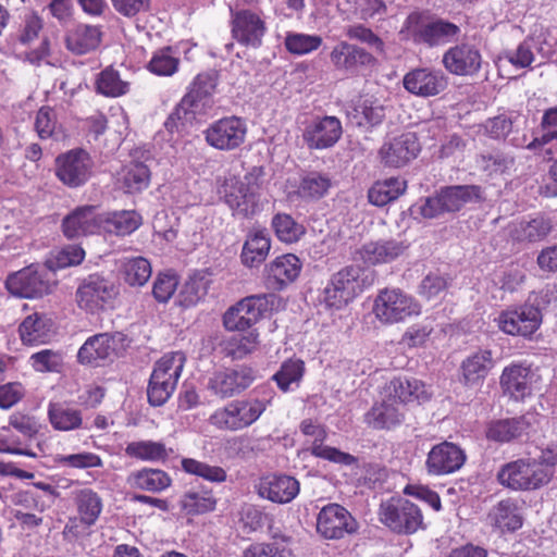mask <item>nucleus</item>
<instances>
[{
    "instance_id": "obj_21",
    "label": "nucleus",
    "mask_w": 557,
    "mask_h": 557,
    "mask_svg": "<svg viewBox=\"0 0 557 557\" xmlns=\"http://www.w3.org/2000/svg\"><path fill=\"white\" fill-rule=\"evenodd\" d=\"M465 461L466 454L459 446L443 442L432 447L425 463L430 474L445 475L458 471Z\"/></svg>"
},
{
    "instance_id": "obj_47",
    "label": "nucleus",
    "mask_w": 557,
    "mask_h": 557,
    "mask_svg": "<svg viewBox=\"0 0 557 557\" xmlns=\"http://www.w3.org/2000/svg\"><path fill=\"white\" fill-rule=\"evenodd\" d=\"M407 183L397 177H391L376 182L368 191L369 201L377 207H383L397 199L406 190Z\"/></svg>"
},
{
    "instance_id": "obj_7",
    "label": "nucleus",
    "mask_w": 557,
    "mask_h": 557,
    "mask_svg": "<svg viewBox=\"0 0 557 557\" xmlns=\"http://www.w3.org/2000/svg\"><path fill=\"white\" fill-rule=\"evenodd\" d=\"M218 83L219 74L215 71L198 74L177 104L178 113L190 114L191 117L207 114L214 107Z\"/></svg>"
},
{
    "instance_id": "obj_20",
    "label": "nucleus",
    "mask_w": 557,
    "mask_h": 557,
    "mask_svg": "<svg viewBox=\"0 0 557 557\" xmlns=\"http://www.w3.org/2000/svg\"><path fill=\"white\" fill-rule=\"evenodd\" d=\"M252 368L242 366L215 372L209 380V388L222 398L232 397L247 389L255 381Z\"/></svg>"
},
{
    "instance_id": "obj_18",
    "label": "nucleus",
    "mask_w": 557,
    "mask_h": 557,
    "mask_svg": "<svg viewBox=\"0 0 557 557\" xmlns=\"http://www.w3.org/2000/svg\"><path fill=\"white\" fill-rule=\"evenodd\" d=\"M357 530L350 512L338 504L324 506L317 518V531L325 539L337 540Z\"/></svg>"
},
{
    "instance_id": "obj_13",
    "label": "nucleus",
    "mask_w": 557,
    "mask_h": 557,
    "mask_svg": "<svg viewBox=\"0 0 557 557\" xmlns=\"http://www.w3.org/2000/svg\"><path fill=\"white\" fill-rule=\"evenodd\" d=\"M92 161L88 152L74 149L55 159V175L67 187L77 188L90 178Z\"/></svg>"
},
{
    "instance_id": "obj_41",
    "label": "nucleus",
    "mask_w": 557,
    "mask_h": 557,
    "mask_svg": "<svg viewBox=\"0 0 557 557\" xmlns=\"http://www.w3.org/2000/svg\"><path fill=\"white\" fill-rule=\"evenodd\" d=\"M348 117L358 126L372 128L385 119V107L377 100L366 98L348 111Z\"/></svg>"
},
{
    "instance_id": "obj_6",
    "label": "nucleus",
    "mask_w": 557,
    "mask_h": 557,
    "mask_svg": "<svg viewBox=\"0 0 557 557\" xmlns=\"http://www.w3.org/2000/svg\"><path fill=\"white\" fill-rule=\"evenodd\" d=\"M381 522L399 534H412L423 528V516L418 505L404 497H391L380 505Z\"/></svg>"
},
{
    "instance_id": "obj_60",
    "label": "nucleus",
    "mask_w": 557,
    "mask_h": 557,
    "mask_svg": "<svg viewBox=\"0 0 557 557\" xmlns=\"http://www.w3.org/2000/svg\"><path fill=\"white\" fill-rule=\"evenodd\" d=\"M304 372V361L289 359L282 363L280 370L273 375V380L283 392H287L293 383L300 382Z\"/></svg>"
},
{
    "instance_id": "obj_17",
    "label": "nucleus",
    "mask_w": 557,
    "mask_h": 557,
    "mask_svg": "<svg viewBox=\"0 0 557 557\" xmlns=\"http://www.w3.org/2000/svg\"><path fill=\"white\" fill-rule=\"evenodd\" d=\"M342 122L336 116H315L305 127L302 139L310 150L333 147L342 137Z\"/></svg>"
},
{
    "instance_id": "obj_63",
    "label": "nucleus",
    "mask_w": 557,
    "mask_h": 557,
    "mask_svg": "<svg viewBox=\"0 0 557 557\" xmlns=\"http://www.w3.org/2000/svg\"><path fill=\"white\" fill-rule=\"evenodd\" d=\"M322 44V38L317 35L292 34L285 39L287 50L295 54H305L317 50Z\"/></svg>"
},
{
    "instance_id": "obj_53",
    "label": "nucleus",
    "mask_w": 557,
    "mask_h": 557,
    "mask_svg": "<svg viewBox=\"0 0 557 557\" xmlns=\"http://www.w3.org/2000/svg\"><path fill=\"white\" fill-rule=\"evenodd\" d=\"M125 454L131 458L145 461H159L168 458L164 444L153 441L131 442L125 447Z\"/></svg>"
},
{
    "instance_id": "obj_44",
    "label": "nucleus",
    "mask_w": 557,
    "mask_h": 557,
    "mask_svg": "<svg viewBox=\"0 0 557 557\" xmlns=\"http://www.w3.org/2000/svg\"><path fill=\"white\" fill-rule=\"evenodd\" d=\"M475 161L478 168L488 176L508 173L516 164L515 156L500 149L481 152Z\"/></svg>"
},
{
    "instance_id": "obj_51",
    "label": "nucleus",
    "mask_w": 557,
    "mask_h": 557,
    "mask_svg": "<svg viewBox=\"0 0 557 557\" xmlns=\"http://www.w3.org/2000/svg\"><path fill=\"white\" fill-rule=\"evenodd\" d=\"M272 227L276 237L286 244L298 242L306 233V228L287 213H276L272 218Z\"/></svg>"
},
{
    "instance_id": "obj_34",
    "label": "nucleus",
    "mask_w": 557,
    "mask_h": 557,
    "mask_svg": "<svg viewBox=\"0 0 557 557\" xmlns=\"http://www.w3.org/2000/svg\"><path fill=\"white\" fill-rule=\"evenodd\" d=\"M493 367L492 351L490 349H479L461 362L460 381L467 387L478 386L483 383Z\"/></svg>"
},
{
    "instance_id": "obj_16",
    "label": "nucleus",
    "mask_w": 557,
    "mask_h": 557,
    "mask_svg": "<svg viewBox=\"0 0 557 557\" xmlns=\"http://www.w3.org/2000/svg\"><path fill=\"white\" fill-rule=\"evenodd\" d=\"M442 63L453 75L474 76L481 71L483 57L478 46L460 42L444 52Z\"/></svg>"
},
{
    "instance_id": "obj_46",
    "label": "nucleus",
    "mask_w": 557,
    "mask_h": 557,
    "mask_svg": "<svg viewBox=\"0 0 557 557\" xmlns=\"http://www.w3.org/2000/svg\"><path fill=\"white\" fill-rule=\"evenodd\" d=\"M215 506L216 498L211 491L207 490H190L180 500L181 510L187 516H198L213 511Z\"/></svg>"
},
{
    "instance_id": "obj_9",
    "label": "nucleus",
    "mask_w": 557,
    "mask_h": 557,
    "mask_svg": "<svg viewBox=\"0 0 557 557\" xmlns=\"http://www.w3.org/2000/svg\"><path fill=\"white\" fill-rule=\"evenodd\" d=\"M542 320L540 307L530 302L509 307L495 319L502 332L524 338H530L540 329Z\"/></svg>"
},
{
    "instance_id": "obj_55",
    "label": "nucleus",
    "mask_w": 557,
    "mask_h": 557,
    "mask_svg": "<svg viewBox=\"0 0 557 557\" xmlns=\"http://www.w3.org/2000/svg\"><path fill=\"white\" fill-rule=\"evenodd\" d=\"M209 281L205 275L197 273L189 276L178 294V304L182 307H191L202 299L208 292Z\"/></svg>"
},
{
    "instance_id": "obj_37",
    "label": "nucleus",
    "mask_w": 557,
    "mask_h": 557,
    "mask_svg": "<svg viewBox=\"0 0 557 557\" xmlns=\"http://www.w3.org/2000/svg\"><path fill=\"white\" fill-rule=\"evenodd\" d=\"M101 40V32L99 27L79 24L69 30L65 37L66 48L78 55L95 50Z\"/></svg>"
},
{
    "instance_id": "obj_33",
    "label": "nucleus",
    "mask_w": 557,
    "mask_h": 557,
    "mask_svg": "<svg viewBox=\"0 0 557 557\" xmlns=\"http://www.w3.org/2000/svg\"><path fill=\"white\" fill-rule=\"evenodd\" d=\"M384 391L386 396L397 400L404 407L407 403L417 401L421 404L431 397V392L425 384L416 377H394L386 384Z\"/></svg>"
},
{
    "instance_id": "obj_35",
    "label": "nucleus",
    "mask_w": 557,
    "mask_h": 557,
    "mask_svg": "<svg viewBox=\"0 0 557 557\" xmlns=\"http://www.w3.org/2000/svg\"><path fill=\"white\" fill-rule=\"evenodd\" d=\"M100 231L125 236L141 225V216L135 210H120L100 214Z\"/></svg>"
},
{
    "instance_id": "obj_5",
    "label": "nucleus",
    "mask_w": 557,
    "mask_h": 557,
    "mask_svg": "<svg viewBox=\"0 0 557 557\" xmlns=\"http://www.w3.org/2000/svg\"><path fill=\"white\" fill-rule=\"evenodd\" d=\"M50 270L45 265L30 264L10 273L4 282L7 290L14 297L38 299L52 292Z\"/></svg>"
},
{
    "instance_id": "obj_56",
    "label": "nucleus",
    "mask_w": 557,
    "mask_h": 557,
    "mask_svg": "<svg viewBox=\"0 0 557 557\" xmlns=\"http://www.w3.org/2000/svg\"><path fill=\"white\" fill-rule=\"evenodd\" d=\"M124 281L131 286H143L151 276L150 262L143 257L125 259L122 265Z\"/></svg>"
},
{
    "instance_id": "obj_31",
    "label": "nucleus",
    "mask_w": 557,
    "mask_h": 557,
    "mask_svg": "<svg viewBox=\"0 0 557 557\" xmlns=\"http://www.w3.org/2000/svg\"><path fill=\"white\" fill-rule=\"evenodd\" d=\"M460 27L449 21L436 18L421 23L413 30V39L429 47L444 46L460 35Z\"/></svg>"
},
{
    "instance_id": "obj_12",
    "label": "nucleus",
    "mask_w": 557,
    "mask_h": 557,
    "mask_svg": "<svg viewBox=\"0 0 557 557\" xmlns=\"http://www.w3.org/2000/svg\"><path fill=\"white\" fill-rule=\"evenodd\" d=\"M246 134V122L233 115L222 117L210 124L205 131V138L209 146L230 151L244 144Z\"/></svg>"
},
{
    "instance_id": "obj_24",
    "label": "nucleus",
    "mask_w": 557,
    "mask_h": 557,
    "mask_svg": "<svg viewBox=\"0 0 557 557\" xmlns=\"http://www.w3.org/2000/svg\"><path fill=\"white\" fill-rule=\"evenodd\" d=\"M100 213L96 206H81L71 211L62 221V231L69 239L96 234L100 231Z\"/></svg>"
},
{
    "instance_id": "obj_59",
    "label": "nucleus",
    "mask_w": 557,
    "mask_h": 557,
    "mask_svg": "<svg viewBox=\"0 0 557 557\" xmlns=\"http://www.w3.org/2000/svg\"><path fill=\"white\" fill-rule=\"evenodd\" d=\"M182 468L185 472L200 476L207 481L221 483L226 480V471L218 466H210L206 462L191 458L182 460Z\"/></svg>"
},
{
    "instance_id": "obj_57",
    "label": "nucleus",
    "mask_w": 557,
    "mask_h": 557,
    "mask_svg": "<svg viewBox=\"0 0 557 557\" xmlns=\"http://www.w3.org/2000/svg\"><path fill=\"white\" fill-rule=\"evenodd\" d=\"M150 183V170L143 162H132L124 169L123 185L127 193H140Z\"/></svg>"
},
{
    "instance_id": "obj_14",
    "label": "nucleus",
    "mask_w": 557,
    "mask_h": 557,
    "mask_svg": "<svg viewBox=\"0 0 557 557\" xmlns=\"http://www.w3.org/2000/svg\"><path fill=\"white\" fill-rule=\"evenodd\" d=\"M126 336L121 332L100 333L89 337L79 348L77 358L83 364L100 366L124 348Z\"/></svg>"
},
{
    "instance_id": "obj_10",
    "label": "nucleus",
    "mask_w": 557,
    "mask_h": 557,
    "mask_svg": "<svg viewBox=\"0 0 557 557\" xmlns=\"http://www.w3.org/2000/svg\"><path fill=\"white\" fill-rule=\"evenodd\" d=\"M373 311L375 317L385 324L405 321L420 313L419 304L398 288L383 289L376 296Z\"/></svg>"
},
{
    "instance_id": "obj_29",
    "label": "nucleus",
    "mask_w": 557,
    "mask_h": 557,
    "mask_svg": "<svg viewBox=\"0 0 557 557\" xmlns=\"http://www.w3.org/2000/svg\"><path fill=\"white\" fill-rule=\"evenodd\" d=\"M405 414V407L384 394L383 400L364 414V422L374 430H391L404 422Z\"/></svg>"
},
{
    "instance_id": "obj_54",
    "label": "nucleus",
    "mask_w": 557,
    "mask_h": 557,
    "mask_svg": "<svg viewBox=\"0 0 557 557\" xmlns=\"http://www.w3.org/2000/svg\"><path fill=\"white\" fill-rule=\"evenodd\" d=\"M345 36L350 40L367 45L379 57L386 55L385 44L371 28L363 24H351L344 28Z\"/></svg>"
},
{
    "instance_id": "obj_3",
    "label": "nucleus",
    "mask_w": 557,
    "mask_h": 557,
    "mask_svg": "<svg viewBox=\"0 0 557 557\" xmlns=\"http://www.w3.org/2000/svg\"><path fill=\"white\" fill-rule=\"evenodd\" d=\"M481 199L482 188L478 185L448 186L425 198L420 207V213L425 219H435L444 213L457 212L466 203Z\"/></svg>"
},
{
    "instance_id": "obj_42",
    "label": "nucleus",
    "mask_w": 557,
    "mask_h": 557,
    "mask_svg": "<svg viewBox=\"0 0 557 557\" xmlns=\"http://www.w3.org/2000/svg\"><path fill=\"white\" fill-rule=\"evenodd\" d=\"M127 482L134 488L160 493L171 485L172 479L161 469L144 468L132 472Z\"/></svg>"
},
{
    "instance_id": "obj_36",
    "label": "nucleus",
    "mask_w": 557,
    "mask_h": 557,
    "mask_svg": "<svg viewBox=\"0 0 557 557\" xmlns=\"http://www.w3.org/2000/svg\"><path fill=\"white\" fill-rule=\"evenodd\" d=\"M300 259L293 253L276 257L268 267V280L273 281L278 288L294 282L301 271Z\"/></svg>"
},
{
    "instance_id": "obj_43",
    "label": "nucleus",
    "mask_w": 557,
    "mask_h": 557,
    "mask_svg": "<svg viewBox=\"0 0 557 557\" xmlns=\"http://www.w3.org/2000/svg\"><path fill=\"white\" fill-rule=\"evenodd\" d=\"M406 249L403 242L396 239L371 242L362 247V258L371 264L391 262Z\"/></svg>"
},
{
    "instance_id": "obj_49",
    "label": "nucleus",
    "mask_w": 557,
    "mask_h": 557,
    "mask_svg": "<svg viewBox=\"0 0 557 557\" xmlns=\"http://www.w3.org/2000/svg\"><path fill=\"white\" fill-rule=\"evenodd\" d=\"M48 418L58 431H72L79 429L83 423L82 412L77 409L66 407L62 404L50 403Z\"/></svg>"
},
{
    "instance_id": "obj_26",
    "label": "nucleus",
    "mask_w": 557,
    "mask_h": 557,
    "mask_svg": "<svg viewBox=\"0 0 557 557\" xmlns=\"http://www.w3.org/2000/svg\"><path fill=\"white\" fill-rule=\"evenodd\" d=\"M256 490L262 498L277 504H287L298 495L299 482L286 474H268L259 480Z\"/></svg>"
},
{
    "instance_id": "obj_39",
    "label": "nucleus",
    "mask_w": 557,
    "mask_h": 557,
    "mask_svg": "<svg viewBox=\"0 0 557 557\" xmlns=\"http://www.w3.org/2000/svg\"><path fill=\"white\" fill-rule=\"evenodd\" d=\"M332 187L330 174L319 171H305L300 174L297 194L305 200H319Z\"/></svg>"
},
{
    "instance_id": "obj_11",
    "label": "nucleus",
    "mask_w": 557,
    "mask_h": 557,
    "mask_svg": "<svg viewBox=\"0 0 557 557\" xmlns=\"http://www.w3.org/2000/svg\"><path fill=\"white\" fill-rule=\"evenodd\" d=\"M115 296L114 284L99 274L84 278L76 292L79 308L91 313L110 307Z\"/></svg>"
},
{
    "instance_id": "obj_64",
    "label": "nucleus",
    "mask_w": 557,
    "mask_h": 557,
    "mask_svg": "<svg viewBox=\"0 0 557 557\" xmlns=\"http://www.w3.org/2000/svg\"><path fill=\"white\" fill-rule=\"evenodd\" d=\"M178 285V277L174 273H160L152 286V295L158 302L165 304L175 293Z\"/></svg>"
},
{
    "instance_id": "obj_22",
    "label": "nucleus",
    "mask_w": 557,
    "mask_h": 557,
    "mask_svg": "<svg viewBox=\"0 0 557 557\" xmlns=\"http://www.w3.org/2000/svg\"><path fill=\"white\" fill-rule=\"evenodd\" d=\"M330 59L337 71L347 73H356L359 67H372L377 63L372 52L347 41L338 42L331 51Z\"/></svg>"
},
{
    "instance_id": "obj_8",
    "label": "nucleus",
    "mask_w": 557,
    "mask_h": 557,
    "mask_svg": "<svg viewBox=\"0 0 557 557\" xmlns=\"http://www.w3.org/2000/svg\"><path fill=\"white\" fill-rule=\"evenodd\" d=\"M264 410L265 404L259 399L234 400L215 410L209 420L219 429L237 431L256 422Z\"/></svg>"
},
{
    "instance_id": "obj_25",
    "label": "nucleus",
    "mask_w": 557,
    "mask_h": 557,
    "mask_svg": "<svg viewBox=\"0 0 557 557\" xmlns=\"http://www.w3.org/2000/svg\"><path fill=\"white\" fill-rule=\"evenodd\" d=\"M300 430L305 435L314 437L311 446L308 448L312 456L346 466L356 462L357 459L352 455L323 444L326 438V431L322 425L307 419L300 423Z\"/></svg>"
},
{
    "instance_id": "obj_48",
    "label": "nucleus",
    "mask_w": 557,
    "mask_h": 557,
    "mask_svg": "<svg viewBox=\"0 0 557 557\" xmlns=\"http://www.w3.org/2000/svg\"><path fill=\"white\" fill-rule=\"evenodd\" d=\"M529 423L523 418L492 421L486 430V437L495 442H509L521 436Z\"/></svg>"
},
{
    "instance_id": "obj_52",
    "label": "nucleus",
    "mask_w": 557,
    "mask_h": 557,
    "mask_svg": "<svg viewBox=\"0 0 557 557\" xmlns=\"http://www.w3.org/2000/svg\"><path fill=\"white\" fill-rule=\"evenodd\" d=\"M258 334L250 332L247 335H233L222 345V354L232 360H240L251 354L258 344Z\"/></svg>"
},
{
    "instance_id": "obj_40",
    "label": "nucleus",
    "mask_w": 557,
    "mask_h": 557,
    "mask_svg": "<svg viewBox=\"0 0 557 557\" xmlns=\"http://www.w3.org/2000/svg\"><path fill=\"white\" fill-rule=\"evenodd\" d=\"M271 239L265 231L250 233L243 246L242 262L249 268L258 267L268 257Z\"/></svg>"
},
{
    "instance_id": "obj_15",
    "label": "nucleus",
    "mask_w": 557,
    "mask_h": 557,
    "mask_svg": "<svg viewBox=\"0 0 557 557\" xmlns=\"http://www.w3.org/2000/svg\"><path fill=\"white\" fill-rule=\"evenodd\" d=\"M269 309L265 295L249 296L230 308L223 324L228 331H245L256 324Z\"/></svg>"
},
{
    "instance_id": "obj_27",
    "label": "nucleus",
    "mask_w": 557,
    "mask_h": 557,
    "mask_svg": "<svg viewBox=\"0 0 557 557\" xmlns=\"http://www.w3.org/2000/svg\"><path fill=\"white\" fill-rule=\"evenodd\" d=\"M405 89L419 97L438 95L446 87L444 74L428 67H418L408 72L403 79Z\"/></svg>"
},
{
    "instance_id": "obj_61",
    "label": "nucleus",
    "mask_w": 557,
    "mask_h": 557,
    "mask_svg": "<svg viewBox=\"0 0 557 557\" xmlns=\"http://www.w3.org/2000/svg\"><path fill=\"white\" fill-rule=\"evenodd\" d=\"M97 90L108 97H119L127 92L128 83L122 81L119 73L109 67L99 74Z\"/></svg>"
},
{
    "instance_id": "obj_4",
    "label": "nucleus",
    "mask_w": 557,
    "mask_h": 557,
    "mask_svg": "<svg viewBox=\"0 0 557 557\" xmlns=\"http://www.w3.org/2000/svg\"><path fill=\"white\" fill-rule=\"evenodd\" d=\"M362 269L358 265H347L332 274L323 289V304L330 309H342L352 301L364 289L361 278Z\"/></svg>"
},
{
    "instance_id": "obj_45",
    "label": "nucleus",
    "mask_w": 557,
    "mask_h": 557,
    "mask_svg": "<svg viewBox=\"0 0 557 557\" xmlns=\"http://www.w3.org/2000/svg\"><path fill=\"white\" fill-rule=\"evenodd\" d=\"M52 322L45 314L35 312L20 325V335L24 344L45 343L51 333Z\"/></svg>"
},
{
    "instance_id": "obj_38",
    "label": "nucleus",
    "mask_w": 557,
    "mask_h": 557,
    "mask_svg": "<svg viewBox=\"0 0 557 557\" xmlns=\"http://www.w3.org/2000/svg\"><path fill=\"white\" fill-rule=\"evenodd\" d=\"M530 369L519 364H512L504 369L500 375V385L505 393L515 399H523L531 394Z\"/></svg>"
},
{
    "instance_id": "obj_58",
    "label": "nucleus",
    "mask_w": 557,
    "mask_h": 557,
    "mask_svg": "<svg viewBox=\"0 0 557 557\" xmlns=\"http://www.w3.org/2000/svg\"><path fill=\"white\" fill-rule=\"evenodd\" d=\"M552 231L550 220L539 215L530 221H522L516 228L519 240L537 242L545 238Z\"/></svg>"
},
{
    "instance_id": "obj_1",
    "label": "nucleus",
    "mask_w": 557,
    "mask_h": 557,
    "mask_svg": "<svg viewBox=\"0 0 557 557\" xmlns=\"http://www.w3.org/2000/svg\"><path fill=\"white\" fill-rule=\"evenodd\" d=\"M544 462L536 459H517L502 466L497 473L500 485L512 491H535L547 485L554 471L552 466L557 462L555 457L545 456Z\"/></svg>"
},
{
    "instance_id": "obj_19",
    "label": "nucleus",
    "mask_w": 557,
    "mask_h": 557,
    "mask_svg": "<svg viewBox=\"0 0 557 557\" xmlns=\"http://www.w3.org/2000/svg\"><path fill=\"white\" fill-rule=\"evenodd\" d=\"M420 150L417 135L408 132L385 141L379 150V157L385 166L398 169L416 159Z\"/></svg>"
},
{
    "instance_id": "obj_30",
    "label": "nucleus",
    "mask_w": 557,
    "mask_h": 557,
    "mask_svg": "<svg viewBox=\"0 0 557 557\" xmlns=\"http://www.w3.org/2000/svg\"><path fill=\"white\" fill-rule=\"evenodd\" d=\"M523 502L518 498H505L496 503L487 513L493 528L502 532H515L523 524Z\"/></svg>"
},
{
    "instance_id": "obj_2",
    "label": "nucleus",
    "mask_w": 557,
    "mask_h": 557,
    "mask_svg": "<svg viewBox=\"0 0 557 557\" xmlns=\"http://www.w3.org/2000/svg\"><path fill=\"white\" fill-rule=\"evenodd\" d=\"M184 363L185 355L181 351L166 354L156 362L147 387L151 406L160 407L169 400L177 386Z\"/></svg>"
},
{
    "instance_id": "obj_23",
    "label": "nucleus",
    "mask_w": 557,
    "mask_h": 557,
    "mask_svg": "<svg viewBox=\"0 0 557 557\" xmlns=\"http://www.w3.org/2000/svg\"><path fill=\"white\" fill-rule=\"evenodd\" d=\"M265 30V23L250 10H240L232 14V36L244 46L258 48Z\"/></svg>"
},
{
    "instance_id": "obj_28",
    "label": "nucleus",
    "mask_w": 557,
    "mask_h": 557,
    "mask_svg": "<svg viewBox=\"0 0 557 557\" xmlns=\"http://www.w3.org/2000/svg\"><path fill=\"white\" fill-rule=\"evenodd\" d=\"M520 116L503 113L487 119L482 128L484 134L497 140H507L513 147H525L527 134L519 129Z\"/></svg>"
},
{
    "instance_id": "obj_32",
    "label": "nucleus",
    "mask_w": 557,
    "mask_h": 557,
    "mask_svg": "<svg viewBox=\"0 0 557 557\" xmlns=\"http://www.w3.org/2000/svg\"><path fill=\"white\" fill-rule=\"evenodd\" d=\"M220 194L234 214L248 218L256 213L259 199L252 191L246 190L238 178L225 180Z\"/></svg>"
},
{
    "instance_id": "obj_50",
    "label": "nucleus",
    "mask_w": 557,
    "mask_h": 557,
    "mask_svg": "<svg viewBox=\"0 0 557 557\" xmlns=\"http://www.w3.org/2000/svg\"><path fill=\"white\" fill-rule=\"evenodd\" d=\"M75 504L79 519L86 525H92L102 510L100 496L90 488L78 491L75 495Z\"/></svg>"
},
{
    "instance_id": "obj_62",
    "label": "nucleus",
    "mask_w": 557,
    "mask_h": 557,
    "mask_svg": "<svg viewBox=\"0 0 557 557\" xmlns=\"http://www.w3.org/2000/svg\"><path fill=\"white\" fill-rule=\"evenodd\" d=\"M171 48L157 51L148 64V69L160 76L173 75L178 67V59L173 57Z\"/></svg>"
}]
</instances>
